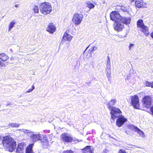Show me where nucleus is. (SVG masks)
<instances>
[{"mask_svg": "<svg viewBox=\"0 0 153 153\" xmlns=\"http://www.w3.org/2000/svg\"><path fill=\"white\" fill-rule=\"evenodd\" d=\"M2 143L3 145L5 146L8 151L10 152L14 151L16 147V142L13 138L8 136L3 137Z\"/></svg>", "mask_w": 153, "mask_h": 153, "instance_id": "f257e3e1", "label": "nucleus"}, {"mask_svg": "<svg viewBox=\"0 0 153 153\" xmlns=\"http://www.w3.org/2000/svg\"><path fill=\"white\" fill-rule=\"evenodd\" d=\"M137 27L140 29V31L143 33L146 36L150 34L149 27L145 25L142 19H139L137 22Z\"/></svg>", "mask_w": 153, "mask_h": 153, "instance_id": "f03ea898", "label": "nucleus"}, {"mask_svg": "<svg viewBox=\"0 0 153 153\" xmlns=\"http://www.w3.org/2000/svg\"><path fill=\"white\" fill-rule=\"evenodd\" d=\"M39 7L41 13L44 15L49 14L52 10L51 5L49 3L46 2L41 3Z\"/></svg>", "mask_w": 153, "mask_h": 153, "instance_id": "7ed1b4c3", "label": "nucleus"}, {"mask_svg": "<svg viewBox=\"0 0 153 153\" xmlns=\"http://www.w3.org/2000/svg\"><path fill=\"white\" fill-rule=\"evenodd\" d=\"M152 98L151 96L149 95L145 96L142 99V105L144 107L148 108L152 105Z\"/></svg>", "mask_w": 153, "mask_h": 153, "instance_id": "20e7f679", "label": "nucleus"}, {"mask_svg": "<svg viewBox=\"0 0 153 153\" xmlns=\"http://www.w3.org/2000/svg\"><path fill=\"white\" fill-rule=\"evenodd\" d=\"M131 104L134 108L139 109L140 108L139 98L138 96L136 94L131 96Z\"/></svg>", "mask_w": 153, "mask_h": 153, "instance_id": "39448f33", "label": "nucleus"}, {"mask_svg": "<svg viewBox=\"0 0 153 153\" xmlns=\"http://www.w3.org/2000/svg\"><path fill=\"white\" fill-rule=\"evenodd\" d=\"M110 110H111L110 114L111 115V119L114 120L118 117L119 116L118 114L122 113L121 111L118 108L113 107Z\"/></svg>", "mask_w": 153, "mask_h": 153, "instance_id": "423d86ee", "label": "nucleus"}, {"mask_svg": "<svg viewBox=\"0 0 153 153\" xmlns=\"http://www.w3.org/2000/svg\"><path fill=\"white\" fill-rule=\"evenodd\" d=\"M60 138L61 140L65 143H71L74 141L72 137L67 133H62L61 135Z\"/></svg>", "mask_w": 153, "mask_h": 153, "instance_id": "0eeeda50", "label": "nucleus"}, {"mask_svg": "<svg viewBox=\"0 0 153 153\" xmlns=\"http://www.w3.org/2000/svg\"><path fill=\"white\" fill-rule=\"evenodd\" d=\"M83 16L78 13H75L73 17L72 21L74 24L76 26L79 25L82 20Z\"/></svg>", "mask_w": 153, "mask_h": 153, "instance_id": "6e6552de", "label": "nucleus"}, {"mask_svg": "<svg viewBox=\"0 0 153 153\" xmlns=\"http://www.w3.org/2000/svg\"><path fill=\"white\" fill-rule=\"evenodd\" d=\"M121 17L119 13L116 11H113L110 14L111 20L116 22L120 21Z\"/></svg>", "mask_w": 153, "mask_h": 153, "instance_id": "1a4fd4ad", "label": "nucleus"}, {"mask_svg": "<svg viewBox=\"0 0 153 153\" xmlns=\"http://www.w3.org/2000/svg\"><path fill=\"white\" fill-rule=\"evenodd\" d=\"M117 118L116 123L117 126L121 127L127 121V119L123 115H121Z\"/></svg>", "mask_w": 153, "mask_h": 153, "instance_id": "9d476101", "label": "nucleus"}, {"mask_svg": "<svg viewBox=\"0 0 153 153\" xmlns=\"http://www.w3.org/2000/svg\"><path fill=\"white\" fill-rule=\"evenodd\" d=\"M9 59V57L8 56L4 53H0V59L1 60L0 61L1 63L4 64V67L6 66L9 64V62L7 61Z\"/></svg>", "mask_w": 153, "mask_h": 153, "instance_id": "9b49d317", "label": "nucleus"}, {"mask_svg": "<svg viewBox=\"0 0 153 153\" xmlns=\"http://www.w3.org/2000/svg\"><path fill=\"white\" fill-rule=\"evenodd\" d=\"M135 6L137 8H143L146 7V4L143 0H136L135 1Z\"/></svg>", "mask_w": 153, "mask_h": 153, "instance_id": "f8f14e48", "label": "nucleus"}, {"mask_svg": "<svg viewBox=\"0 0 153 153\" xmlns=\"http://www.w3.org/2000/svg\"><path fill=\"white\" fill-rule=\"evenodd\" d=\"M40 140V143L43 146H48L49 145V141L48 137L44 134H42Z\"/></svg>", "mask_w": 153, "mask_h": 153, "instance_id": "ddd939ff", "label": "nucleus"}, {"mask_svg": "<svg viewBox=\"0 0 153 153\" xmlns=\"http://www.w3.org/2000/svg\"><path fill=\"white\" fill-rule=\"evenodd\" d=\"M25 145L24 143H19L16 148V153H23Z\"/></svg>", "mask_w": 153, "mask_h": 153, "instance_id": "4468645a", "label": "nucleus"}, {"mask_svg": "<svg viewBox=\"0 0 153 153\" xmlns=\"http://www.w3.org/2000/svg\"><path fill=\"white\" fill-rule=\"evenodd\" d=\"M56 30V27L53 23L49 24L46 28V30L50 33H53Z\"/></svg>", "mask_w": 153, "mask_h": 153, "instance_id": "2eb2a0df", "label": "nucleus"}, {"mask_svg": "<svg viewBox=\"0 0 153 153\" xmlns=\"http://www.w3.org/2000/svg\"><path fill=\"white\" fill-rule=\"evenodd\" d=\"M116 23L114 24V29L118 32L122 31L124 27L123 24H122L120 22H117Z\"/></svg>", "mask_w": 153, "mask_h": 153, "instance_id": "dca6fc26", "label": "nucleus"}, {"mask_svg": "<svg viewBox=\"0 0 153 153\" xmlns=\"http://www.w3.org/2000/svg\"><path fill=\"white\" fill-rule=\"evenodd\" d=\"M73 38V36L68 34L66 32L64 33L63 36L62 40L64 41L70 42Z\"/></svg>", "mask_w": 153, "mask_h": 153, "instance_id": "f3484780", "label": "nucleus"}, {"mask_svg": "<svg viewBox=\"0 0 153 153\" xmlns=\"http://www.w3.org/2000/svg\"><path fill=\"white\" fill-rule=\"evenodd\" d=\"M131 21V18L130 17H125L121 16L120 20V21L122 23L126 25L129 24L130 23Z\"/></svg>", "mask_w": 153, "mask_h": 153, "instance_id": "a211bd4d", "label": "nucleus"}, {"mask_svg": "<svg viewBox=\"0 0 153 153\" xmlns=\"http://www.w3.org/2000/svg\"><path fill=\"white\" fill-rule=\"evenodd\" d=\"M91 147V146H86L82 149L81 150L83 153H93Z\"/></svg>", "mask_w": 153, "mask_h": 153, "instance_id": "6ab92c4d", "label": "nucleus"}, {"mask_svg": "<svg viewBox=\"0 0 153 153\" xmlns=\"http://www.w3.org/2000/svg\"><path fill=\"white\" fill-rule=\"evenodd\" d=\"M41 135L39 134H33L30 137L34 142H36L40 140Z\"/></svg>", "mask_w": 153, "mask_h": 153, "instance_id": "aec40b11", "label": "nucleus"}, {"mask_svg": "<svg viewBox=\"0 0 153 153\" xmlns=\"http://www.w3.org/2000/svg\"><path fill=\"white\" fill-rule=\"evenodd\" d=\"M116 100L115 99H113L111 100L108 104V108L110 110L114 105L116 102Z\"/></svg>", "mask_w": 153, "mask_h": 153, "instance_id": "412c9836", "label": "nucleus"}, {"mask_svg": "<svg viewBox=\"0 0 153 153\" xmlns=\"http://www.w3.org/2000/svg\"><path fill=\"white\" fill-rule=\"evenodd\" d=\"M89 46L90 45H88L87 47L84 52V53H85V55L87 58H89L91 57L92 56V53H93L91 52V51H90L89 50L87 52H85L86 50L89 47Z\"/></svg>", "mask_w": 153, "mask_h": 153, "instance_id": "4be33fe9", "label": "nucleus"}, {"mask_svg": "<svg viewBox=\"0 0 153 153\" xmlns=\"http://www.w3.org/2000/svg\"><path fill=\"white\" fill-rule=\"evenodd\" d=\"M133 129L135 131L137 132L140 135H143L144 134V132L140 129L138 128L137 127L134 126Z\"/></svg>", "mask_w": 153, "mask_h": 153, "instance_id": "5701e85b", "label": "nucleus"}, {"mask_svg": "<svg viewBox=\"0 0 153 153\" xmlns=\"http://www.w3.org/2000/svg\"><path fill=\"white\" fill-rule=\"evenodd\" d=\"M145 87H151L153 88V82H150L147 81H146L145 82Z\"/></svg>", "mask_w": 153, "mask_h": 153, "instance_id": "b1692460", "label": "nucleus"}, {"mask_svg": "<svg viewBox=\"0 0 153 153\" xmlns=\"http://www.w3.org/2000/svg\"><path fill=\"white\" fill-rule=\"evenodd\" d=\"M86 6L90 9L94 8L95 5L90 1L86 3Z\"/></svg>", "mask_w": 153, "mask_h": 153, "instance_id": "393cba45", "label": "nucleus"}, {"mask_svg": "<svg viewBox=\"0 0 153 153\" xmlns=\"http://www.w3.org/2000/svg\"><path fill=\"white\" fill-rule=\"evenodd\" d=\"M16 24V22L14 21L11 22L9 24V25L8 27V30H10L12 28L14 27V25Z\"/></svg>", "mask_w": 153, "mask_h": 153, "instance_id": "a878e982", "label": "nucleus"}, {"mask_svg": "<svg viewBox=\"0 0 153 153\" xmlns=\"http://www.w3.org/2000/svg\"><path fill=\"white\" fill-rule=\"evenodd\" d=\"M32 10L35 13H38L39 12V9L38 6L34 5L32 9Z\"/></svg>", "mask_w": 153, "mask_h": 153, "instance_id": "bb28decb", "label": "nucleus"}, {"mask_svg": "<svg viewBox=\"0 0 153 153\" xmlns=\"http://www.w3.org/2000/svg\"><path fill=\"white\" fill-rule=\"evenodd\" d=\"M62 153H74V151L71 149L64 151Z\"/></svg>", "mask_w": 153, "mask_h": 153, "instance_id": "cd10ccee", "label": "nucleus"}, {"mask_svg": "<svg viewBox=\"0 0 153 153\" xmlns=\"http://www.w3.org/2000/svg\"><path fill=\"white\" fill-rule=\"evenodd\" d=\"M120 7H121L120 9L124 12H126L127 11V9L125 7L123 6H120L119 5Z\"/></svg>", "mask_w": 153, "mask_h": 153, "instance_id": "c85d7f7f", "label": "nucleus"}, {"mask_svg": "<svg viewBox=\"0 0 153 153\" xmlns=\"http://www.w3.org/2000/svg\"><path fill=\"white\" fill-rule=\"evenodd\" d=\"M150 112L149 113L153 116V105L150 107Z\"/></svg>", "mask_w": 153, "mask_h": 153, "instance_id": "c756f323", "label": "nucleus"}, {"mask_svg": "<svg viewBox=\"0 0 153 153\" xmlns=\"http://www.w3.org/2000/svg\"><path fill=\"white\" fill-rule=\"evenodd\" d=\"M35 88V87L33 85L32 86V88L31 89H29L26 91V93H30L32 91L34 90Z\"/></svg>", "mask_w": 153, "mask_h": 153, "instance_id": "7c9ffc66", "label": "nucleus"}, {"mask_svg": "<svg viewBox=\"0 0 153 153\" xmlns=\"http://www.w3.org/2000/svg\"><path fill=\"white\" fill-rule=\"evenodd\" d=\"M97 49V48L96 47L93 46L91 48H90L89 50L93 53L94 51L96 50Z\"/></svg>", "mask_w": 153, "mask_h": 153, "instance_id": "2f4dec72", "label": "nucleus"}, {"mask_svg": "<svg viewBox=\"0 0 153 153\" xmlns=\"http://www.w3.org/2000/svg\"><path fill=\"white\" fill-rule=\"evenodd\" d=\"M118 153H126V152L122 149H120Z\"/></svg>", "mask_w": 153, "mask_h": 153, "instance_id": "473e14b6", "label": "nucleus"}, {"mask_svg": "<svg viewBox=\"0 0 153 153\" xmlns=\"http://www.w3.org/2000/svg\"><path fill=\"white\" fill-rule=\"evenodd\" d=\"M134 46V45L130 43V45L129 47V49L130 50L131 48V47Z\"/></svg>", "mask_w": 153, "mask_h": 153, "instance_id": "72a5a7b5", "label": "nucleus"}, {"mask_svg": "<svg viewBox=\"0 0 153 153\" xmlns=\"http://www.w3.org/2000/svg\"><path fill=\"white\" fill-rule=\"evenodd\" d=\"M150 36L153 39V31L150 34Z\"/></svg>", "mask_w": 153, "mask_h": 153, "instance_id": "f704fd0d", "label": "nucleus"}, {"mask_svg": "<svg viewBox=\"0 0 153 153\" xmlns=\"http://www.w3.org/2000/svg\"><path fill=\"white\" fill-rule=\"evenodd\" d=\"M106 75H107V76L108 77H110V73H107V74H106Z\"/></svg>", "mask_w": 153, "mask_h": 153, "instance_id": "c9c22d12", "label": "nucleus"}, {"mask_svg": "<svg viewBox=\"0 0 153 153\" xmlns=\"http://www.w3.org/2000/svg\"><path fill=\"white\" fill-rule=\"evenodd\" d=\"M108 60H107V63L109 62V63L110 64V58H109V56H108Z\"/></svg>", "mask_w": 153, "mask_h": 153, "instance_id": "e433bc0d", "label": "nucleus"}, {"mask_svg": "<svg viewBox=\"0 0 153 153\" xmlns=\"http://www.w3.org/2000/svg\"><path fill=\"white\" fill-rule=\"evenodd\" d=\"M13 125L12 126L13 127H18V126H16V124H13Z\"/></svg>", "mask_w": 153, "mask_h": 153, "instance_id": "4c0bfd02", "label": "nucleus"}, {"mask_svg": "<svg viewBox=\"0 0 153 153\" xmlns=\"http://www.w3.org/2000/svg\"><path fill=\"white\" fill-rule=\"evenodd\" d=\"M18 6H19L18 4H16L15 5V6L16 7H18Z\"/></svg>", "mask_w": 153, "mask_h": 153, "instance_id": "58836bf2", "label": "nucleus"}, {"mask_svg": "<svg viewBox=\"0 0 153 153\" xmlns=\"http://www.w3.org/2000/svg\"><path fill=\"white\" fill-rule=\"evenodd\" d=\"M136 0H131V2H134V1H135Z\"/></svg>", "mask_w": 153, "mask_h": 153, "instance_id": "ea45409f", "label": "nucleus"}]
</instances>
